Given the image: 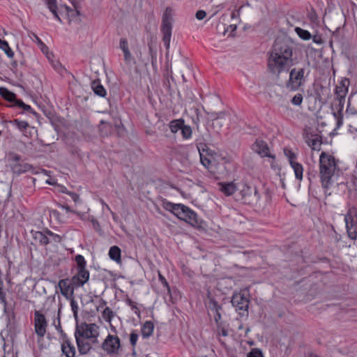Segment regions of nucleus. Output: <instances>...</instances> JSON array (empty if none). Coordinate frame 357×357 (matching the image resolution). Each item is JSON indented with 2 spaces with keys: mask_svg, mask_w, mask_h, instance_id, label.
<instances>
[{
  "mask_svg": "<svg viewBox=\"0 0 357 357\" xmlns=\"http://www.w3.org/2000/svg\"><path fill=\"white\" fill-rule=\"evenodd\" d=\"M12 123L22 131L26 130L29 126V124L26 121H20L18 119L13 120Z\"/></svg>",
  "mask_w": 357,
  "mask_h": 357,
  "instance_id": "nucleus-36",
  "label": "nucleus"
},
{
  "mask_svg": "<svg viewBox=\"0 0 357 357\" xmlns=\"http://www.w3.org/2000/svg\"><path fill=\"white\" fill-rule=\"evenodd\" d=\"M292 169L294 171L295 176L298 180H302L303 178V168L301 164L296 162H291L290 165Z\"/></svg>",
  "mask_w": 357,
  "mask_h": 357,
  "instance_id": "nucleus-24",
  "label": "nucleus"
},
{
  "mask_svg": "<svg viewBox=\"0 0 357 357\" xmlns=\"http://www.w3.org/2000/svg\"><path fill=\"white\" fill-rule=\"evenodd\" d=\"M208 308L212 312H213L214 311H217V310H222V306L220 305L214 299L211 298L208 302Z\"/></svg>",
  "mask_w": 357,
  "mask_h": 357,
  "instance_id": "nucleus-38",
  "label": "nucleus"
},
{
  "mask_svg": "<svg viewBox=\"0 0 357 357\" xmlns=\"http://www.w3.org/2000/svg\"><path fill=\"white\" fill-rule=\"evenodd\" d=\"M16 104L20 106V107L23 108V106L24 105L25 103H24L21 100H16Z\"/></svg>",
  "mask_w": 357,
  "mask_h": 357,
  "instance_id": "nucleus-64",
  "label": "nucleus"
},
{
  "mask_svg": "<svg viewBox=\"0 0 357 357\" xmlns=\"http://www.w3.org/2000/svg\"><path fill=\"white\" fill-rule=\"evenodd\" d=\"M91 221H92L93 226L94 229H95L96 230H98V228H99V227H100V225H99V224H98V221H97V220H94V219H93Z\"/></svg>",
  "mask_w": 357,
  "mask_h": 357,
  "instance_id": "nucleus-61",
  "label": "nucleus"
},
{
  "mask_svg": "<svg viewBox=\"0 0 357 357\" xmlns=\"http://www.w3.org/2000/svg\"><path fill=\"white\" fill-rule=\"evenodd\" d=\"M252 150L260 155L261 157H268L272 159L271 165L272 168H275L274 160L275 156L270 153L267 144L261 139H257L252 144Z\"/></svg>",
  "mask_w": 357,
  "mask_h": 357,
  "instance_id": "nucleus-9",
  "label": "nucleus"
},
{
  "mask_svg": "<svg viewBox=\"0 0 357 357\" xmlns=\"http://www.w3.org/2000/svg\"><path fill=\"white\" fill-rule=\"evenodd\" d=\"M106 305V302L103 300H101L99 305L97 307V310H100V309H104L105 305Z\"/></svg>",
  "mask_w": 357,
  "mask_h": 357,
  "instance_id": "nucleus-60",
  "label": "nucleus"
},
{
  "mask_svg": "<svg viewBox=\"0 0 357 357\" xmlns=\"http://www.w3.org/2000/svg\"><path fill=\"white\" fill-rule=\"evenodd\" d=\"M306 142L309 146L313 150H319L321 141L318 135H312L310 138L306 139Z\"/></svg>",
  "mask_w": 357,
  "mask_h": 357,
  "instance_id": "nucleus-19",
  "label": "nucleus"
},
{
  "mask_svg": "<svg viewBox=\"0 0 357 357\" xmlns=\"http://www.w3.org/2000/svg\"><path fill=\"white\" fill-rule=\"evenodd\" d=\"M295 31L299 36V37L303 40H309L311 38V34L308 31L303 29L300 27H296L295 29Z\"/></svg>",
  "mask_w": 357,
  "mask_h": 357,
  "instance_id": "nucleus-31",
  "label": "nucleus"
},
{
  "mask_svg": "<svg viewBox=\"0 0 357 357\" xmlns=\"http://www.w3.org/2000/svg\"><path fill=\"white\" fill-rule=\"evenodd\" d=\"M127 303L132 307V309L135 311V313L139 317L140 316V311L138 309V307L136 305V303L131 301L130 299H128L126 301Z\"/></svg>",
  "mask_w": 357,
  "mask_h": 357,
  "instance_id": "nucleus-45",
  "label": "nucleus"
},
{
  "mask_svg": "<svg viewBox=\"0 0 357 357\" xmlns=\"http://www.w3.org/2000/svg\"><path fill=\"white\" fill-rule=\"evenodd\" d=\"M0 300L1 303L6 304V298H5V294L3 292V282L0 280Z\"/></svg>",
  "mask_w": 357,
  "mask_h": 357,
  "instance_id": "nucleus-51",
  "label": "nucleus"
},
{
  "mask_svg": "<svg viewBox=\"0 0 357 357\" xmlns=\"http://www.w3.org/2000/svg\"><path fill=\"white\" fill-rule=\"evenodd\" d=\"M49 238L50 242L54 241V243H59L61 241V236L56 234H52V236Z\"/></svg>",
  "mask_w": 357,
  "mask_h": 357,
  "instance_id": "nucleus-53",
  "label": "nucleus"
},
{
  "mask_svg": "<svg viewBox=\"0 0 357 357\" xmlns=\"http://www.w3.org/2000/svg\"><path fill=\"white\" fill-rule=\"evenodd\" d=\"M284 153L285 155V156L288 158V160L290 163V165L291 164V162H296V154L290 149H284Z\"/></svg>",
  "mask_w": 357,
  "mask_h": 357,
  "instance_id": "nucleus-37",
  "label": "nucleus"
},
{
  "mask_svg": "<svg viewBox=\"0 0 357 357\" xmlns=\"http://www.w3.org/2000/svg\"><path fill=\"white\" fill-rule=\"evenodd\" d=\"M197 149L199 153V155H211L212 151L208 147L206 144L199 143L197 145Z\"/></svg>",
  "mask_w": 357,
  "mask_h": 357,
  "instance_id": "nucleus-30",
  "label": "nucleus"
},
{
  "mask_svg": "<svg viewBox=\"0 0 357 357\" xmlns=\"http://www.w3.org/2000/svg\"><path fill=\"white\" fill-rule=\"evenodd\" d=\"M1 49H2L4 51V52L9 58L13 57L14 53L6 40L4 41V43H3V45L1 46Z\"/></svg>",
  "mask_w": 357,
  "mask_h": 357,
  "instance_id": "nucleus-39",
  "label": "nucleus"
},
{
  "mask_svg": "<svg viewBox=\"0 0 357 357\" xmlns=\"http://www.w3.org/2000/svg\"><path fill=\"white\" fill-rule=\"evenodd\" d=\"M206 16V13L204 10H200L196 13V18L199 20H203Z\"/></svg>",
  "mask_w": 357,
  "mask_h": 357,
  "instance_id": "nucleus-50",
  "label": "nucleus"
},
{
  "mask_svg": "<svg viewBox=\"0 0 357 357\" xmlns=\"http://www.w3.org/2000/svg\"><path fill=\"white\" fill-rule=\"evenodd\" d=\"M218 186L219 190L226 196H230L233 195L237 190H238L234 182L219 183Z\"/></svg>",
  "mask_w": 357,
  "mask_h": 357,
  "instance_id": "nucleus-18",
  "label": "nucleus"
},
{
  "mask_svg": "<svg viewBox=\"0 0 357 357\" xmlns=\"http://www.w3.org/2000/svg\"><path fill=\"white\" fill-rule=\"evenodd\" d=\"M61 351L66 357H75V347L68 339L63 341L61 344Z\"/></svg>",
  "mask_w": 357,
  "mask_h": 357,
  "instance_id": "nucleus-17",
  "label": "nucleus"
},
{
  "mask_svg": "<svg viewBox=\"0 0 357 357\" xmlns=\"http://www.w3.org/2000/svg\"><path fill=\"white\" fill-rule=\"evenodd\" d=\"M154 328L153 324L151 321H146L142 328V336L145 338L149 337L153 333Z\"/></svg>",
  "mask_w": 357,
  "mask_h": 357,
  "instance_id": "nucleus-22",
  "label": "nucleus"
},
{
  "mask_svg": "<svg viewBox=\"0 0 357 357\" xmlns=\"http://www.w3.org/2000/svg\"><path fill=\"white\" fill-rule=\"evenodd\" d=\"M51 63L53 68L57 71H60L63 68L61 63L57 60L52 61Z\"/></svg>",
  "mask_w": 357,
  "mask_h": 357,
  "instance_id": "nucleus-48",
  "label": "nucleus"
},
{
  "mask_svg": "<svg viewBox=\"0 0 357 357\" xmlns=\"http://www.w3.org/2000/svg\"><path fill=\"white\" fill-rule=\"evenodd\" d=\"M75 261L77 263V269L86 268V263L82 255H77L75 257Z\"/></svg>",
  "mask_w": 357,
  "mask_h": 357,
  "instance_id": "nucleus-33",
  "label": "nucleus"
},
{
  "mask_svg": "<svg viewBox=\"0 0 357 357\" xmlns=\"http://www.w3.org/2000/svg\"><path fill=\"white\" fill-rule=\"evenodd\" d=\"M239 194L241 197L238 195H236L237 199H243L245 202L249 204H257L259 199V195L255 188H251L246 185H243L242 188L240 189Z\"/></svg>",
  "mask_w": 357,
  "mask_h": 357,
  "instance_id": "nucleus-8",
  "label": "nucleus"
},
{
  "mask_svg": "<svg viewBox=\"0 0 357 357\" xmlns=\"http://www.w3.org/2000/svg\"><path fill=\"white\" fill-rule=\"evenodd\" d=\"M47 58L48 59V60L52 62V61H54L53 58H54V55L52 53H47Z\"/></svg>",
  "mask_w": 357,
  "mask_h": 357,
  "instance_id": "nucleus-63",
  "label": "nucleus"
},
{
  "mask_svg": "<svg viewBox=\"0 0 357 357\" xmlns=\"http://www.w3.org/2000/svg\"><path fill=\"white\" fill-rule=\"evenodd\" d=\"M138 339V335L135 333H132L130 336V342L132 346H135Z\"/></svg>",
  "mask_w": 357,
  "mask_h": 357,
  "instance_id": "nucleus-47",
  "label": "nucleus"
},
{
  "mask_svg": "<svg viewBox=\"0 0 357 357\" xmlns=\"http://www.w3.org/2000/svg\"><path fill=\"white\" fill-rule=\"evenodd\" d=\"M303 99V95L300 93H298L292 98L291 102L294 105L299 106L301 105Z\"/></svg>",
  "mask_w": 357,
  "mask_h": 357,
  "instance_id": "nucleus-41",
  "label": "nucleus"
},
{
  "mask_svg": "<svg viewBox=\"0 0 357 357\" xmlns=\"http://www.w3.org/2000/svg\"><path fill=\"white\" fill-rule=\"evenodd\" d=\"M248 357H264V356L259 349H253L248 353Z\"/></svg>",
  "mask_w": 357,
  "mask_h": 357,
  "instance_id": "nucleus-42",
  "label": "nucleus"
},
{
  "mask_svg": "<svg viewBox=\"0 0 357 357\" xmlns=\"http://www.w3.org/2000/svg\"><path fill=\"white\" fill-rule=\"evenodd\" d=\"M337 100L338 101V111L337 113L334 112L333 114L335 118H337V125L338 127H340L342 124V117L339 116V115L343 109L345 98L337 99Z\"/></svg>",
  "mask_w": 357,
  "mask_h": 357,
  "instance_id": "nucleus-26",
  "label": "nucleus"
},
{
  "mask_svg": "<svg viewBox=\"0 0 357 357\" xmlns=\"http://www.w3.org/2000/svg\"><path fill=\"white\" fill-rule=\"evenodd\" d=\"M346 112L349 114H355L357 113V112L354 108H351L349 105H348Z\"/></svg>",
  "mask_w": 357,
  "mask_h": 357,
  "instance_id": "nucleus-58",
  "label": "nucleus"
},
{
  "mask_svg": "<svg viewBox=\"0 0 357 357\" xmlns=\"http://www.w3.org/2000/svg\"><path fill=\"white\" fill-rule=\"evenodd\" d=\"M98 337H91V339H89V342L91 343V344H97L98 343V339H97Z\"/></svg>",
  "mask_w": 357,
  "mask_h": 357,
  "instance_id": "nucleus-62",
  "label": "nucleus"
},
{
  "mask_svg": "<svg viewBox=\"0 0 357 357\" xmlns=\"http://www.w3.org/2000/svg\"><path fill=\"white\" fill-rule=\"evenodd\" d=\"M120 48L122 50L123 52H127L129 50L128 45L126 39L121 38L120 40Z\"/></svg>",
  "mask_w": 357,
  "mask_h": 357,
  "instance_id": "nucleus-46",
  "label": "nucleus"
},
{
  "mask_svg": "<svg viewBox=\"0 0 357 357\" xmlns=\"http://www.w3.org/2000/svg\"><path fill=\"white\" fill-rule=\"evenodd\" d=\"M120 347V340L117 336L108 335L103 343L102 348L107 354H116Z\"/></svg>",
  "mask_w": 357,
  "mask_h": 357,
  "instance_id": "nucleus-10",
  "label": "nucleus"
},
{
  "mask_svg": "<svg viewBox=\"0 0 357 357\" xmlns=\"http://www.w3.org/2000/svg\"><path fill=\"white\" fill-rule=\"evenodd\" d=\"M231 302L237 310L248 311L249 300L245 296V292L241 291L234 294Z\"/></svg>",
  "mask_w": 357,
  "mask_h": 357,
  "instance_id": "nucleus-12",
  "label": "nucleus"
},
{
  "mask_svg": "<svg viewBox=\"0 0 357 357\" xmlns=\"http://www.w3.org/2000/svg\"><path fill=\"white\" fill-rule=\"evenodd\" d=\"M70 299V306H71L72 311L73 312L74 316L76 317L77 316L78 305L73 297Z\"/></svg>",
  "mask_w": 357,
  "mask_h": 357,
  "instance_id": "nucleus-43",
  "label": "nucleus"
},
{
  "mask_svg": "<svg viewBox=\"0 0 357 357\" xmlns=\"http://www.w3.org/2000/svg\"><path fill=\"white\" fill-rule=\"evenodd\" d=\"M91 88L96 94L101 97L105 96L106 91L102 85L100 84L99 81H93L91 83Z\"/></svg>",
  "mask_w": 357,
  "mask_h": 357,
  "instance_id": "nucleus-23",
  "label": "nucleus"
},
{
  "mask_svg": "<svg viewBox=\"0 0 357 357\" xmlns=\"http://www.w3.org/2000/svg\"><path fill=\"white\" fill-rule=\"evenodd\" d=\"M161 205L163 208L172 212L180 220L192 225L197 223V214L188 206L181 204H174L166 199L161 201Z\"/></svg>",
  "mask_w": 357,
  "mask_h": 357,
  "instance_id": "nucleus-2",
  "label": "nucleus"
},
{
  "mask_svg": "<svg viewBox=\"0 0 357 357\" xmlns=\"http://www.w3.org/2000/svg\"><path fill=\"white\" fill-rule=\"evenodd\" d=\"M184 123V121L183 119H176L173 120L169 123V128L173 133L177 132L179 130L181 129L182 126Z\"/></svg>",
  "mask_w": 357,
  "mask_h": 357,
  "instance_id": "nucleus-27",
  "label": "nucleus"
},
{
  "mask_svg": "<svg viewBox=\"0 0 357 357\" xmlns=\"http://www.w3.org/2000/svg\"><path fill=\"white\" fill-rule=\"evenodd\" d=\"M0 95L10 102L15 100V95L6 88L0 87Z\"/></svg>",
  "mask_w": 357,
  "mask_h": 357,
  "instance_id": "nucleus-28",
  "label": "nucleus"
},
{
  "mask_svg": "<svg viewBox=\"0 0 357 357\" xmlns=\"http://www.w3.org/2000/svg\"><path fill=\"white\" fill-rule=\"evenodd\" d=\"M227 116V113L225 112H217V121L218 119H225Z\"/></svg>",
  "mask_w": 357,
  "mask_h": 357,
  "instance_id": "nucleus-56",
  "label": "nucleus"
},
{
  "mask_svg": "<svg viewBox=\"0 0 357 357\" xmlns=\"http://www.w3.org/2000/svg\"><path fill=\"white\" fill-rule=\"evenodd\" d=\"M123 54H124V59L126 63H130L131 61L133 59L129 50L123 52Z\"/></svg>",
  "mask_w": 357,
  "mask_h": 357,
  "instance_id": "nucleus-52",
  "label": "nucleus"
},
{
  "mask_svg": "<svg viewBox=\"0 0 357 357\" xmlns=\"http://www.w3.org/2000/svg\"><path fill=\"white\" fill-rule=\"evenodd\" d=\"M66 9L67 10V13L69 17L73 20L75 17H77L79 15V12L77 10H73L71 8H69L68 7H66Z\"/></svg>",
  "mask_w": 357,
  "mask_h": 357,
  "instance_id": "nucleus-44",
  "label": "nucleus"
},
{
  "mask_svg": "<svg viewBox=\"0 0 357 357\" xmlns=\"http://www.w3.org/2000/svg\"><path fill=\"white\" fill-rule=\"evenodd\" d=\"M336 169L337 165L334 157L322 152L319 157V174L324 188H328L331 185Z\"/></svg>",
  "mask_w": 357,
  "mask_h": 357,
  "instance_id": "nucleus-1",
  "label": "nucleus"
},
{
  "mask_svg": "<svg viewBox=\"0 0 357 357\" xmlns=\"http://www.w3.org/2000/svg\"><path fill=\"white\" fill-rule=\"evenodd\" d=\"M308 73L305 74V68H294L289 72V77L286 83V88L290 91H296L300 87L305 85V78Z\"/></svg>",
  "mask_w": 357,
  "mask_h": 357,
  "instance_id": "nucleus-3",
  "label": "nucleus"
},
{
  "mask_svg": "<svg viewBox=\"0 0 357 357\" xmlns=\"http://www.w3.org/2000/svg\"><path fill=\"white\" fill-rule=\"evenodd\" d=\"M109 257L115 261H119L121 260V250L119 247L114 245L110 248L109 251Z\"/></svg>",
  "mask_w": 357,
  "mask_h": 357,
  "instance_id": "nucleus-25",
  "label": "nucleus"
},
{
  "mask_svg": "<svg viewBox=\"0 0 357 357\" xmlns=\"http://www.w3.org/2000/svg\"><path fill=\"white\" fill-rule=\"evenodd\" d=\"M114 316V312L109 307H106L103 309L102 317L105 321L110 323Z\"/></svg>",
  "mask_w": 357,
  "mask_h": 357,
  "instance_id": "nucleus-29",
  "label": "nucleus"
},
{
  "mask_svg": "<svg viewBox=\"0 0 357 357\" xmlns=\"http://www.w3.org/2000/svg\"><path fill=\"white\" fill-rule=\"evenodd\" d=\"M77 273L72 278L73 285L83 286L89 279V272L86 268L77 269Z\"/></svg>",
  "mask_w": 357,
  "mask_h": 357,
  "instance_id": "nucleus-14",
  "label": "nucleus"
},
{
  "mask_svg": "<svg viewBox=\"0 0 357 357\" xmlns=\"http://www.w3.org/2000/svg\"><path fill=\"white\" fill-rule=\"evenodd\" d=\"M181 134L183 138L189 139L192 135V129L189 126H186L183 123L181 129Z\"/></svg>",
  "mask_w": 357,
  "mask_h": 357,
  "instance_id": "nucleus-34",
  "label": "nucleus"
},
{
  "mask_svg": "<svg viewBox=\"0 0 357 357\" xmlns=\"http://www.w3.org/2000/svg\"><path fill=\"white\" fill-rule=\"evenodd\" d=\"M75 337L79 354L82 355L88 354L92 348L89 340L80 337L78 335V333H75Z\"/></svg>",
  "mask_w": 357,
  "mask_h": 357,
  "instance_id": "nucleus-15",
  "label": "nucleus"
},
{
  "mask_svg": "<svg viewBox=\"0 0 357 357\" xmlns=\"http://www.w3.org/2000/svg\"><path fill=\"white\" fill-rule=\"evenodd\" d=\"M221 310H217V311H214L213 312L215 321L216 322L217 324H219V321L221 319V314H220Z\"/></svg>",
  "mask_w": 357,
  "mask_h": 357,
  "instance_id": "nucleus-49",
  "label": "nucleus"
},
{
  "mask_svg": "<svg viewBox=\"0 0 357 357\" xmlns=\"http://www.w3.org/2000/svg\"><path fill=\"white\" fill-rule=\"evenodd\" d=\"M47 6L50 11L54 14L55 17L61 22V19L59 17L56 12V0H47Z\"/></svg>",
  "mask_w": 357,
  "mask_h": 357,
  "instance_id": "nucleus-32",
  "label": "nucleus"
},
{
  "mask_svg": "<svg viewBox=\"0 0 357 357\" xmlns=\"http://www.w3.org/2000/svg\"><path fill=\"white\" fill-rule=\"evenodd\" d=\"M69 195L75 202H77L79 200V196L77 194L70 192Z\"/></svg>",
  "mask_w": 357,
  "mask_h": 357,
  "instance_id": "nucleus-59",
  "label": "nucleus"
},
{
  "mask_svg": "<svg viewBox=\"0 0 357 357\" xmlns=\"http://www.w3.org/2000/svg\"><path fill=\"white\" fill-rule=\"evenodd\" d=\"M207 155H200V161L202 164L208 169L211 170V160L209 158L206 157Z\"/></svg>",
  "mask_w": 357,
  "mask_h": 357,
  "instance_id": "nucleus-40",
  "label": "nucleus"
},
{
  "mask_svg": "<svg viewBox=\"0 0 357 357\" xmlns=\"http://www.w3.org/2000/svg\"><path fill=\"white\" fill-rule=\"evenodd\" d=\"M208 118L212 121H217V112H209L208 113Z\"/></svg>",
  "mask_w": 357,
  "mask_h": 357,
  "instance_id": "nucleus-57",
  "label": "nucleus"
},
{
  "mask_svg": "<svg viewBox=\"0 0 357 357\" xmlns=\"http://www.w3.org/2000/svg\"><path fill=\"white\" fill-rule=\"evenodd\" d=\"M58 286L61 294L68 299H70L73 296L74 289L77 287L73 285L72 280L70 282L68 279H62L59 280Z\"/></svg>",
  "mask_w": 357,
  "mask_h": 357,
  "instance_id": "nucleus-13",
  "label": "nucleus"
},
{
  "mask_svg": "<svg viewBox=\"0 0 357 357\" xmlns=\"http://www.w3.org/2000/svg\"><path fill=\"white\" fill-rule=\"evenodd\" d=\"M38 40H39V43H40V45H41V50H42V52H43L44 54H47V53H49V52H48V47H47V46H46V45H45V44H44L41 40H40L38 38Z\"/></svg>",
  "mask_w": 357,
  "mask_h": 357,
  "instance_id": "nucleus-55",
  "label": "nucleus"
},
{
  "mask_svg": "<svg viewBox=\"0 0 357 357\" xmlns=\"http://www.w3.org/2000/svg\"><path fill=\"white\" fill-rule=\"evenodd\" d=\"M34 326L37 335L43 337L46 333L47 323L45 316L37 310L34 312Z\"/></svg>",
  "mask_w": 357,
  "mask_h": 357,
  "instance_id": "nucleus-11",
  "label": "nucleus"
},
{
  "mask_svg": "<svg viewBox=\"0 0 357 357\" xmlns=\"http://www.w3.org/2000/svg\"><path fill=\"white\" fill-rule=\"evenodd\" d=\"M271 53L276 54L280 56H286L289 60H293V43L287 37H278L276 38Z\"/></svg>",
  "mask_w": 357,
  "mask_h": 357,
  "instance_id": "nucleus-6",
  "label": "nucleus"
},
{
  "mask_svg": "<svg viewBox=\"0 0 357 357\" xmlns=\"http://www.w3.org/2000/svg\"><path fill=\"white\" fill-rule=\"evenodd\" d=\"M31 169V166L28 164L22 165H16L14 167V172L17 174H21L23 172H26Z\"/></svg>",
  "mask_w": 357,
  "mask_h": 357,
  "instance_id": "nucleus-35",
  "label": "nucleus"
},
{
  "mask_svg": "<svg viewBox=\"0 0 357 357\" xmlns=\"http://www.w3.org/2000/svg\"><path fill=\"white\" fill-rule=\"evenodd\" d=\"M174 10L172 8L167 7L162 15L161 31L162 33V41L167 50L169 48L172 31Z\"/></svg>",
  "mask_w": 357,
  "mask_h": 357,
  "instance_id": "nucleus-4",
  "label": "nucleus"
},
{
  "mask_svg": "<svg viewBox=\"0 0 357 357\" xmlns=\"http://www.w3.org/2000/svg\"><path fill=\"white\" fill-rule=\"evenodd\" d=\"M285 56H280L276 54L271 53L268 58V68L274 73L279 75L280 73L288 70L293 66L294 60H289Z\"/></svg>",
  "mask_w": 357,
  "mask_h": 357,
  "instance_id": "nucleus-5",
  "label": "nucleus"
},
{
  "mask_svg": "<svg viewBox=\"0 0 357 357\" xmlns=\"http://www.w3.org/2000/svg\"><path fill=\"white\" fill-rule=\"evenodd\" d=\"M344 220L349 237L351 239H357V218L355 208L349 209L345 215Z\"/></svg>",
  "mask_w": 357,
  "mask_h": 357,
  "instance_id": "nucleus-7",
  "label": "nucleus"
},
{
  "mask_svg": "<svg viewBox=\"0 0 357 357\" xmlns=\"http://www.w3.org/2000/svg\"><path fill=\"white\" fill-rule=\"evenodd\" d=\"M33 238L41 245H47L50 243V238L43 231H35L33 234Z\"/></svg>",
  "mask_w": 357,
  "mask_h": 357,
  "instance_id": "nucleus-21",
  "label": "nucleus"
},
{
  "mask_svg": "<svg viewBox=\"0 0 357 357\" xmlns=\"http://www.w3.org/2000/svg\"><path fill=\"white\" fill-rule=\"evenodd\" d=\"M348 89L344 82H341L340 85L337 86L335 89L336 99L345 98Z\"/></svg>",
  "mask_w": 357,
  "mask_h": 357,
  "instance_id": "nucleus-20",
  "label": "nucleus"
},
{
  "mask_svg": "<svg viewBox=\"0 0 357 357\" xmlns=\"http://www.w3.org/2000/svg\"><path fill=\"white\" fill-rule=\"evenodd\" d=\"M75 333H78V335L80 337L84 339H91V337H96L98 336V327L95 324H91L86 326V328L83 332H80L77 330Z\"/></svg>",
  "mask_w": 357,
  "mask_h": 357,
  "instance_id": "nucleus-16",
  "label": "nucleus"
},
{
  "mask_svg": "<svg viewBox=\"0 0 357 357\" xmlns=\"http://www.w3.org/2000/svg\"><path fill=\"white\" fill-rule=\"evenodd\" d=\"M159 278H160V280L161 281L162 284L167 287V291L168 292L170 291V288L169 287V284L167 282V280H165V278L162 275H159Z\"/></svg>",
  "mask_w": 357,
  "mask_h": 357,
  "instance_id": "nucleus-54",
  "label": "nucleus"
}]
</instances>
